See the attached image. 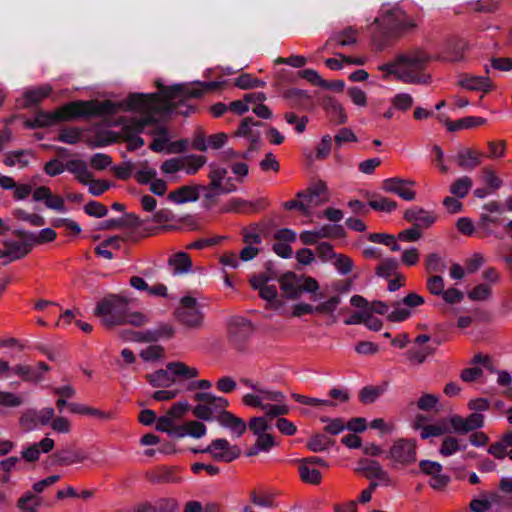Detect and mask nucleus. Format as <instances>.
Wrapping results in <instances>:
<instances>
[{
    "instance_id": "obj_1",
    "label": "nucleus",
    "mask_w": 512,
    "mask_h": 512,
    "mask_svg": "<svg viewBox=\"0 0 512 512\" xmlns=\"http://www.w3.org/2000/svg\"><path fill=\"white\" fill-rule=\"evenodd\" d=\"M68 108H75L76 118L114 115L121 109L125 111L138 110L141 112H160L162 111L161 99L158 94H130L123 102L114 103L110 100L99 102L91 101H73L69 103Z\"/></svg>"
},
{
    "instance_id": "obj_2",
    "label": "nucleus",
    "mask_w": 512,
    "mask_h": 512,
    "mask_svg": "<svg viewBox=\"0 0 512 512\" xmlns=\"http://www.w3.org/2000/svg\"><path fill=\"white\" fill-rule=\"evenodd\" d=\"M419 21V18L407 15L400 8L383 12L373 23L378 26V30L372 35L373 48L376 51H382L389 45L391 38L415 30Z\"/></svg>"
},
{
    "instance_id": "obj_3",
    "label": "nucleus",
    "mask_w": 512,
    "mask_h": 512,
    "mask_svg": "<svg viewBox=\"0 0 512 512\" xmlns=\"http://www.w3.org/2000/svg\"><path fill=\"white\" fill-rule=\"evenodd\" d=\"M431 56L421 48L408 50L399 55L397 79L407 84H428L430 75L425 74Z\"/></svg>"
},
{
    "instance_id": "obj_4",
    "label": "nucleus",
    "mask_w": 512,
    "mask_h": 512,
    "mask_svg": "<svg viewBox=\"0 0 512 512\" xmlns=\"http://www.w3.org/2000/svg\"><path fill=\"white\" fill-rule=\"evenodd\" d=\"M221 82L212 81L196 85L176 84L161 90L162 110L171 112L191 98H200L206 91L216 90Z\"/></svg>"
},
{
    "instance_id": "obj_5",
    "label": "nucleus",
    "mask_w": 512,
    "mask_h": 512,
    "mask_svg": "<svg viewBox=\"0 0 512 512\" xmlns=\"http://www.w3.org/2000/svg\"><path fill=\"white\" fill-rule=\"evenodd\" d=\"M173 316L181 326L188 330H200L204 327L205 313L195 297L189 295L181 297Z\"/></svg>"
},
{
    "instance_id": "obj_6",
    "label": "nucleus",
    "mask_w": 512,
    "mask_h": 512,
    "mask_svg": "<svg viewBox=\"0 0 512 512\" xmlns=\"http://www.w3.org/2000/svg\"><path fill=\"white\" fill-rule=\"evenodd\" d=\"M194 400L199 402L193 409V415L203 421H219L229 406L228 399L215 396L212 393L198 392L194 395Z\"/></svg>"
},
{
    "instance_id": "obj_7",
    "label": "nucleus",
    "mask_w": 512,
    "mask_h": 512,
    "mask_svg": "<svg viewBox=\"0 0 512 512\" xmlns=\"http://www.w3.org/2000/svg\"><path fill=\"white\" fill-rule=\"evenodd\" d=\"M199 375L195 367H190L184 362H169L166 369H159L146 375V379L153 387H170L175 382V376L193 379Z\"/></svg>"
},
{
    "instance_id": "obj_8",
    "label": "nucleus",
    "mask_w": 512,
    "mask_h": 512,
    "mask_svg": "<svg viewBox=\"0 0 512 512\" xmlns=\"http://www.w3.org/2000/svg\"><path fill=\"white\" fill-rule=\"evenodd\" d=\"M128 309L127 303L117 296L104 299L95 309V315L101 318L105 327L122 325Z\"/></svg>"
},
{
    "instance_id": "obj_9",
    "label": "nucleus",
    "mask_w": 512,
    "mask_h": 512,
    "mask_svg": "<svg viewBox=\"0 0 512 512\" xmlns=\"http://www.w3.org/2000/svg\"><path fill=\"white\" fill-rule=\"evenodd\" d=\"M147 115L139 119H132L124 125L122 134L124 139L128 142V150L134 151L141 148L144 145V140L139 136L140 133L145 131V128L150 124L157 122L155 118L159 114H168L164 110L160 112H145Z\"/></svg>"
},
{
    "instance_id": "obj_10",
    "label": "nucleus",
    "mask_w": 512,
    "mask_h": 512,
    "mask_svg": "<svg viewBox=\"0 0 512 512\" xmlns=\"http://www.w3.org/2000/svg\"><path fill=\"white\" fill-rule=\"evenodd\" d=\"M387 458L393 468H404L413 464L417 459V441L415 439L399 438L391 445Z\"/></svg>"
},
{
    "instance_id": "obj_11",
    "label": "nucleus",
    "mask_w": 512,
    "mask_h": 512,
    "mask_svg": "<svg viewBox=\"0 0 512 512\" xmlns=\"http://www.w3.org/2000/svg\"><path fill=\"white\" fill-rule=\"evenodd\" d=\"M32 250L28 240V231L16 230L13 237L6 238L3 241V248L0 249V258H6L7 262H12L24 258Z\"/></svg>"
},
{
    "instance_id": "obj_12",
    "label": "nucleus",
    "mask_w": 512,
    "mask_h": 512,
    "mask_svg": "<svg viewBox=\"0 0 512 512\" xmlns=\"http://www.w3.org/2000/svg\"><path fill=\"white\" fill-rule=\"evenodd\" d=\"M69 103L63 105L59 109L47 112L39 111L34 119L25 121V127L34 129L55 125L62 121H68L76 118L75 108H68Z\"/></svg>"
},
{
    "instance_id": "obj_13",
    "label": "nucleus",
    "mask_w": 512,
    "mask_h": 512,
    "mask_svg": "<svg viewBox=\"0 0 512 512\" xmlns=\"http://www.w3.org/2000/svg\"><path fill=\"white\" fill-rule=\"evenodd\" d=\"M195 453H209L212 458L219 462H232L241 455V450L237 445H231L225 438H218L202 450H193Z\"/></svg>"
},
{
    "instance_id": "obj_14",
    "label": "nucleus",
    "mask_w": 512,
    "mask_h": 512,
    "mask_svg": "<svg viewBox=\"0 0 512 512\" xmlns=\"http://www.w3.org/2000/svg\"><path fill=\"white\" fill-rule=\"evenodd\" d=\"M250 321L237 317L231 320L228 327V340L238 350H242L253 334Z\"/></svg>"
},
{
    "instance_id": "obj_15",
    "label": "nucleus",
    "mask_w": 512,
    "mask_h": 512,
    "mask_svg": "<svg viewBox=\"0 0 512 512\" xmlns=\"http://www.w3.org/2000/svg\"><path fill=\"white\" fill-rule=\"evenodd\" d=\"M228 171L215 163L209 164L208 178L210 180V188L218 193H232L237 190L232 178L227 177Z\"/></svg>"
},
{
    "instance_id": "obj_16",
    "label": "nucleus",
    "mask_w": 512,
    "mask_h": 512,
    "mask_svg": "<svg viewBox=\"0 0 512 512\" xmlns=\"http://www.w3.org/2000/svg\"><path fill=\"white\" fill-rule=\"evenodd\" d=\"M415 184L414 180L393 177L383 181L382 189L385 192L398 195L403 200L413 201L416 198V192L410 187L415 186Z\"/></svg>"
},
{
    "instance_id": "obj_17",
    "label": "nucleus",
    "mask_w": 512,
    "mask_h": 512,
    "mask_svg": "<svg viewBox=\"0 0 512 512\" xmlns=\"http://www.w3.org/2000/svg\"><path fill=\"white\" fill-rule=\"evenodd\" d=\"M297 198L303 199L309 205V213L314 207H318L329 201L328 188L324 181L313 183L306 191L298 192Z\"/></svg>"
},
{
    "instance_id": "obj_18",
    "label": "nucleus",
    "mask_w": 512,
    "mask_h": 512,
    "mask_svg": "<svg viewBox=\"0 0 512 512\" xmlns=\"http://www.w3.org/2000/svg\"><path fill=\"white\" fill-rule=\"evenodd\" d=\"M403 218L421 230L430 228L436 222L437 215L420 206H412L404 211Z\"/></svg>"
},
{
    "instance_id": "obj_19",
    "label": "nucleus",
    "mask_w": 512,
    "mask_h": 512,
    "mask_svg": "<svg viewBox=\"0 0 512 512\" xmlns=\"http://www.w3.org/2000/svg\"><path fill=\"white\" fill-rule=\"evenodd\" d=\"M449 422L454 432L458 434H467L483 427L484 416L480 413H472L466 418L459 415H453L450 417Z\"/></svg>"
},
{
    "instance_id": "obj_20",
    "label": "nucleus",
    "mask_w": 512,
    "mask_h": 512,
    "mask_svg": "<svg viewBox=\"0 0 512 512\" xmlns=\"http://www.w3.org/2000/svg\"><path fill=\"white\" fill-rule=\"evenodd\" d=\"M243 403L249 407L261 408L266 416L276 417L289 413L288 405H271L270 403H262L260 392L256 394H246L242 398Z\"/></svg>"
},
{
    "instance_id": "obj_21",
    "label": "nucleus",
    "mask_w": 512,
    "mask_h": 512,
    "mask_svg": "<svg viewBox=\"0 0 512 512\" xmlns=\"http://www.w3.org/2000/svg\"><path fill=\"white\" fill-rule=\"evenodd\" d=\"M267 206L268 202L264 198L258 199L256 201L232 198L226 204L224 211L249 214L265 210Z\"/></svg>"
},
{
    "instance_id": "obj_22",
    "label": "nucleus",
    "mask_w": 512,
    "mask_h": 512,
    "mask_svg": "<svg viewBox=\"0 0 512 512\" xmlns=\"http://www.w3.org/2000/svg\"><path fill=\"white\" fill-rule=\"evenodd\" d=\"M360 464H367V467H358L356 470L358 472H364L366 478L377 479L386 486L394 484L389 473L382 468L379 462L370 459H362L360 460Z\"/></svg>"
},
{
    "instance_id": "obj_23",
    "label": "nucleus",
    "mask_w": 512,
    "mask_h": 512,
    "mask_svg": "<svg viewBox=\"0 0 512 512\" xmlns=\"http://www.w3.org/2000/svg\"><path fill=\"white\" fill-rule=\"evenodd\" d=\"M457 84L470 91L488 92L492 89V81L487 76H475L472 74H462L459 76Z\"/></svg>"
},
{
    "instance_id": "obj_24",
    "label": "nucleus",
    "mask_w": 512,
    "mask_h": 512,
    "mask_svg": "<svg viewBox=\"0 0 512 512\" xmlns=\"http://www.w3.org/2000/svg\"><path fill=\"white\" fill-rule=\"evenodd\" d=\"M482 153L470 148L462 147L454 157L457 165L466 171H471L481 164Z\"/></svg>"
},
{
    "instance_id": "obj_25",
    "label": "nucleus",
    "mask_w": 512,
    "mask_h": 512,
    "mask_svg": "<svg viewBox=\"0 0 512 512\" xmlns=\"http://www.w3.org/2000/svg\"><path fill=\"white\" fill-rule=\"evenodd\" d=\"M358 41V31L353 27H347L341 31L331 34L326 42V46L347 47L355 45Z\"/></svg>"
},
{
    "instance_id": "obj_26",
    "label": "nucleus",
    "mask_w": 512,
    "mask_h": 512,
    "mask_svg": "<svg viewBox=\"0 0 512 512\" xmlns=\"http://www.w3.org/2000/svg\"><path fill=\"white\" fill-rule=\"evenodd\" d=\"M218 423L222 427L228 429L236 438L241 437L247 430L246 422L229 411L221 416Z\"/></svg>"
},
{
    "instance_id": "obj_27",
    "label": "nucleus",
    "mask_w": 512,
    "mask_h": 512,
    "mask_svg": "<svg viewBox=\"0 0 512 512\" xmlns=\"http://www.w3.org/2000/svg\"><path fill=\"white\" fill-rule=\"evenodd\" d=\"M281 290L288 299H298L301 296L300 284L294 272H286L278 278Z\"/></svg>"
},
{
    "instance_id": "obj_28",
    "label": "nucleus",
    "mask_w": 512,
    "mask_h": 512,
    "mask_svg": "<svg viewBox=\"0 0 512 512\" xmlns=\"http://www.w3.org/2000/svg\"><path fill=\"white\" fill-rule=\"evenodd\" d=\"M52 91L50 85H43L36 88L28 89L23 94V100L21 106L23 108H29L40 103L43 99L49 96Z\"/></svg>"
},
{
    "instance_id": "obj_29",
    "label": "nucleus",
    "mask_w": 512,
    "mask_h": 512,
    "mask_svg": "<svg viewBox=\"0 0 512 512\" xmlns=\"http://www.w3.org/2000/svg\"><path fill=\"white\" fill-rule=\"evenodd\" d=\"M168 199L177 204L197 201L199 199V187L189 185L182 186L170 192Z\"/></svg>"
},
{
    "instance_id": "obj_30",
    "label": "nucleus",
    "mask_w": 512,
    "mask_h": 512,
    "mask_svg": "<svg viewBox=\"0 0 512 512\" xmlns=\"http://www.w3.org/2000/svg\"><path fill=\"white\" fill-rule=\"evenodd\" d=\"M66 170L75 175L76 179L82 184H88L92 178V173L88 170L87 163L83 160L73 159L65 163Z\"/></svg>"
},
{
    "instance_id": "obj_31",
    "label": "nucleus",
    "mask_w": 512,
    "mask_h": 512,
    "mask_svg": "<svg viewBox=\"0 0 512 512\" xmlns=\"http://www.w3.org/2000/svg\"><path fill=\"white\" fill-rule=\"evenodd\" d=\"M168 265L171 267L174 275H181L191 270L192 261L187 253L179 252L168 259Z\"/></svg>"
},
{
    "instance_id": "obj_32",
    "label": "nucleus",
    "mask_w": 512,
    "mask_h": 512,
    "mask_svg": "<svg viewBox=\"0 0 512 512\" xmlns=\"http://www.w3.org/2000/svg\"><path fill=\"white\" fill-rule=\"evenodd\" d=\"M149 481L154 484L160 483H178L181 477L177 474L174 468L161 467L158 470L151 472L147 475Z\"/></svg>"
},
{
    "instance_id": "obj_33",
    "label": "nucleus",
    "mask_w": 512,
    "mask_h": 512,
    "mask_svg": "<svg viewBox=\"0 0 512 512\" xmlns=\"http://www.w3.org/2000/svg\"><path fill=\"white\" fill-rule=\"evenodd\" d=\"M486 123V119L477 116H468L455 121H446V126L448 131L455 132L462 129H471L474 127H478L484 125Z\"/></svg>"
},
{
    "instance_id": "obj_34",
    "label": "nucleus",
    "mask_w": 512,
    "mask_h": 512,
    "mask_svg": "<svg viewBox=\"0 0 512 512\" xmlns=\"http://www.w3.org/2000/svg\"><path fill=\"white\" fill-rule=\"evenodd\" d=\"M501 220L497 216L489 215L488 213H481L479 221L477 222V229L483 236L494 235L496 238L501 239L502 236L495 234L492 230L493 225L500 224Z\"/></svg>"
},
{
    "instance_id": "obj_35",
    "label": "nucleus",
    "mask_w": 512,
    "mask_h": 512,
    "mask_svg": "<svg viewBox=\"0 0 512 512\" xmlns=\"http://www.w3.org/2000/svg\"><path fill=\"white\" fill-rule=\"evenodd\" d=\"M54 463L57 465H72L82 462L86 456L80 451L62 450L56 452L54 455Z\"/></svg>"
},
{
    "instance_id": "obj_36",
    "label": "nucleus",
    "mask_w": 512,
    "mask_h": 512,
    "mask_svg": "<svg viewBox=\"0 0 512 512\" xmlns=\"http://www.w3.org/2000/svg\"><path fill=\"white\" fill-rule=\"evenodd\" d=\"M467 44L464 40H453L448 43L446 55L442 58L447 61H459L462 59L466 50Z\"/></svg>"
},
{
    "instance_id": "obj_37",
    "label": "nucleus",
    "mask_w": 512,
    "mask_h": 512,
    "mask_svg": "<svg viewBox=\"0 0 512 512\" xmlns=\"http://www.w3.org/2000/svg\"><path fill=\"white\" fill-rule=\"evenodd\" d=\"M341 303V298L338 295L330 297L328 300L319 303L315 306V313L317 314H326L331 316V323L336 322V317L334 316V312Z\"/></svg>"
},
{
    "instance_id": "obj_38",
    "label": "nucleus",
    "mask_w": 512,
    "mask_h": 512,
    "mask_svg": "<svg viewBox=\"0 0 512 512\" xmlns=\"http://www.w3.org/2000/svg\"><path fill=\"white\" fill-rule=\"evenodd\" d=\"M473 186L472 179L468 176H462L456 179L450 186V193L458 198H464Z\"/></svg>"
},
{
    "instance_id": "obj_39",
    "label": "nucleus",
    "mask_w": 512,
    "mask_h": 512,
    "mask_svg": "<svg viewBox=\"0 0 512 512\" xmlns=\"http://www.w3.org/2000/svg\"><path fill=\"white\" fill-rule=\"evenodd\" d=\"M298 471L300 478L306 483L317 485L321 482L322 475L320 471L306 463L300 461Z\"/></svg>"
},
{
    "instance_id": "obj_40",
    "label": "nucleus",
    "mask_w": 512,
    "mask_h": 512,
    "mask_svg": "<svg viewBox=\"0 0 512 512\" xmlns=\"http://www.w3.org/2000/svg\"><path fill=\"white\" fill-rule=\"evenodd\" d=\"M206 163V157L202 155L183 156V168L188 175H194Z\"/></svg>"
},
{
    "instance_id": "obj_41",
    "label": "nucleus",
    "mask_w": 512,
    "mask_h": 512,
    "mask_svg": "<svg viewBox=\"0 0 512 512\" xmlns=\"http://www.w3.org/2000/svg\"><path fill=\"white\" fill-rule=\"evenodd\" d=\"M12 373L20 376L24 381L37 382L42 379L41 373L29 365L18 364L12 367Z\"/></svg>"
},
{
    "instance_id": "obj_42",
    "label": "nucleus",
    "mask_w": 512,
    "mask_h": 512,
    "mask_svg": "<svg viewBox=\"0 0 512 512\" xmlns=\"http://www.w3.org/2000/svg\"><path fill=\"white\" fill-rule=\"evenodd\" d=\"M56 237V232L51 228H44L37 234L28 231V240L30 241L32 248L35 245L52 242Z\"/></svg>"
},
{
    "instance_id": "obj_43",
    "label": "nucleus",
    "mask_w": 512,
    "mask_h": 512,
    "mask_svg": "<svg viewBox=\"0 0 512 512\" xmlns=\"http://www.w3.org/2000/svg\"><path fill=\"white\" fill-rule=\"evenodd\" d=\"M398 262L393 258L383 259L376 267L375 273L379 277L388 278L397 275Z\"/></svg>"
},
{
    "instance_id": "obj_44",
    "label": "nucleus",
    "mask_w": 512,
    "mask_h": 512,
    "mask_svg": "<svg viewBox=\"0 0 512 512\" xmlns=\"http://www.w3.org/2000/svg\"><path fill=\"white\" fill-rule=\"evenodd\" d=\"M27 154L28 152L25 150L11 151L5 155L3 162L8 167L18 165L20 168H25L29 163L25 158Z\"/></svg>"
},
{
    "instance_id": "obj_45",
    "label": "nucleus",
    "mask_w": 512,
    "mask_h": 512,
    "mask_svg": "<svg viewBox=\"0 0 512 512\" xmlns=\"http://www.w3.org/2000/svg\"><path fill=\"white\" fill-rule=\"evenodd\" d=\"M435 348L426 346L421 349L411 348L406 351L405 355L407 359L413 363L422 364L427 357L433 355Z\"/></svg>"
},
{
    "instance_id": "obj_46",
    "label": "nucleus",
    "mask_w": 512,
    "mask_h": 512,
    "mask_svg": "<svg viewBox=\"0 0 512 512\" xmlns=\"http://www.w3.org/2000/svg\"><path fill=\"white\" fill-rule=\"evenodd\" d=\"M40 504V497L32 493H28L18 500L17 506L22 512H35Z\"/></svg>"
},
{
    "instance_id": "obj_47",
    "label": "nucleus",
    "mask_w": 512,
    "mask_h": 512,
    "mask_svg": "<svg viewBox=\"0 0 512 512\" xmlns=\"http://www.w3.org/2000/svg\"><path fill=\"white\" fill-rule=\"evenodd\" d=\"M333 445V441L323 434H316L308 441V448L313 452H321Z\"/></svg>"
},
{
    "instance_id": "obj_48",
    "label": "nucleus",
    "mask_w": 512,
    "mask_h": 512,
    "mask_svg": "<svg viewBox=\"0 0 512 512\" xmlns=\"http://www.w3.org/2000/svg\"><path fill=\"white\" fill-rule=\"evenodd\" d=\"M446 263L443 258L437 253H431L426 257L425 268L429 273L444 272L446 270Z\"/></svg>"
},
{
    "instance_id": "obj_49",
    "label": "nucleus",
    "mask_w": 512,
    "mask_h": 512,
    "mask_svg": "<svg viewBox=\"0 0 512 512\" xmlns=\"http://www.w3.org/2000/svg\"><path fill=\"white\" fill-rule=\"evenodd\" d=\"M465 449H466L465 445L461 448L457 438L452 437V436H447L443 439L442 444L439 449V452L441 455L447 457V456L453 455L457 451L465 450Z\"/></svg>"
},
{
    "instance_id": "obj_50",
    "label": "nucleus",
    "mask_w": 512,
    "mask_h": 512,
    "mask_svg": "<svg viewBox=\"0 0 512 512\" xmlns=\"http://www.w3.org/2000/svg\"><path fill=\"white\" fill-rule=\"evenodd\" d=\"M235 85L240 89H252L265 86V82L245 73L236 78Z\"/></svg>"
},
{
    "instance_id": "obj_51",
    "label": "nucleus",
    "mask_w": 512,
    "mask_h": 512,
    "mask_svg": "<svg viewBox=\"0 0 512 512\" xmlns=\"http://www.w3.org/2000/svg\"><path fill=\"white\" fill-rule=\"evenodd\" d=\"M260 392V396L262 398V403H270L271 405H287L285 403V395L280 391H271L260 388L258 390Z\"/></svg>"
},
{
    "instance_id": "obj_52",
    "label": "nucleus",
    "mask_w": 512,
    "mask_h": 512,
    "mask_svg": "<svg viewBox=\"0 0 512 512\" xmlns=\"http://www.w3.org/2000/svg\"><path fill=\"white\" fill-rule=\"evenodd\" d=\"M292 398L296 402L301 403L303 405H308V406H330V407L336 406V404L331 400L318 399V398L308 397V396L296 394V393L292 394Z\"/></svg>"
},
{
    "instance_id": "obj_53",
    "label": "nucleus",
    "mask_w": 512,
    "mask_h": 512,
    "mask_svg": "<svg viewBox=\"0 0 512 512\" xmlns=\"http://www.w3.org/2000/svg\"><path fill=\"white\" fill-rule=\"evenodd\" d=\"M383 390L376 386H365L359 392V399L364 404H370L377 400Z\"/></svg>"
},
{
    "instance_id": "obj_54",
    "label": "nucleus",
    "mask_w": 512,
    "mask_h": 512,
    "mask_svg": "<svg viewBox=\"0 0 512 512\" xmlns=\"http://www.w3.org/2000/svg\"><path fill=\"white\" fill-rule=\"evenodd\" d=\"M369 206L376 210L390 213L397 208V203L386 197H379L378 199L369 201Z\"/></svg>"
},
{
    "instance_id": "obj_55",
    "label": "nucleus",
    "mask_w": 512,
    "mask_h": 512,
    "mask_svg": "<svg viewBox=\"0 0 512 512\" xmlns=\"http://www.w3.org/2000/svg\"><path fill=\"white\" fill-rule=\"evenodd\" d=\"M321 421L327 423L324 430L331 435H338L347 428V425H345L341 418L330 419L328 417H322Z\"/></svg>"
},
{
    "instance_id": "obj_56",
    "label": "nucleus",
    "mask_w": 512,
    "mask_h": 512,
    "mask_svg": "<svg viewBox=\"0 0 512 512\" xmlns=\"http://www.w3.org/2000/svg\"><path fill=\"white\" fill-rule=\"evenodd\" d=\"M284 119L288 124L295 126L294 129L298 134L306 130V125L309 121L307 116L298 117L294 112L285 113Z\"/></svg>"
},
{
    "instance_id": "obj_57",
    "label": "nucleus",
    "mask_w": 512,
    "mask_h": 512,
    "mask_svg": "<svg viewBox=\"0 0 512 512\" xmlns=\"http://www.w3.org/2000/svg\"><path fill=\"white\" fill-rule=\"evenodd\" d=\"M482 179L484 183L495 191L502 186V180L496 175L494 170L490 167H485L482 170Z\"/></svg>"
},
{
    "instance_id": "obj_58",
    "label": "nucleus",
    "mask_w": 512,
    "mask_h": 512,
    "mask_svg": "<svg viewBox=\"0 0 512 512\" xmlns=\"http://www.w3.org/2000/svg\"><path fill=\"white\" fill-rule=\"evenodd\" d=\"M122 337L125 340H130L134 342H155L154 334H151L150 331H126L122 334Z\"/></svg>"
},
{
    "instance_id": "obj_59",
    "label": "nucleus",
    "mask_w": 512,
    "mask_h": 512,
    "mask_svg": "<svg viewBox=\"0 0 512 512\" xmlns=\"http://www.w3.org/2000/svg\"><path fill=\"white\" fill-rule=\"evenodd\" d=\"M491 294L490 286L487 284H479L468 293V297L472 301H484L489 299Z\"/></svg>"
},
{
    "instance_id": "obj_60",
    "label": "nucleus",
    "mask_w": 512,
    "mask_h": 512,
    "mask_svg": "<svg viewBox=\"0 0 512 512\" xmlns=\"http://www.w3.org/2000/svg\"><path fill=\"white\" fill-rule=\"evenodd\" d=\"M413 97L408 93H399L392 99V105L394 108L400 111H407L413 105Z\"/></svg>"
},
{
    "instance_id": "obj_61",
    "label": "nucleus",
    "mask_w": 512,
    "mask_h": 512,
    "mask_svg": "<svg viewBox=\"0 0 512 512\" xmlns=\"http://www.w3.org/2000/svg\"><path fill=\"white\" fill-rule=\"evenodd\" d=\"M247 427H249L256 436L267 432L271 428L264 417H253L247 424Z\"/></svg>"
},
{
    "instance_id": "obj_62",
    "label": "nucleus",
    "mask_w": 512,
    "mask_h": 512,
    "mask_svg": "<svg viewBox=\"0 0 512 512\" xmlns=\"http://www.w3.org/2000/svg\"><path fill=\"white\" fill-rule=\"evenodd\" d=\"M508 446L504 442V439H501L493 444H491L487 450V452L492 455L494 458L503 460L506 456H508Z\"/></svg>"
},
{
    "instance_id": "obj_63",
    "label": "nucleus",
    "mask_w": 512,
    "mask_h": 512,
    "mask_svg": "<svg viewBox=\"0 0 512 512\" xmlns=\"http://www.w3.org/2000/svg\"><path fill=\"white\" fill-rule=\"evenodd\" d=\"M332 148V138L330 135H324L316 148V158L318 160L326 159Z\"/></svg>"
},
{
    "instance_id": "obj_64",
    "label": "nucleus",
    "mask_w": 512,
    "mask_h": 512,
    "mask_svg": "<svg viewBox=\"0 0 512 512\" xmlns=\"http://www.w3.org/2000/svg\"><path fill=\"white\" fill-rule=\"evenodd\" d=\"M179 504L173 498H161L156 501V512H177Z\"/></svg>"
}]
</instances>
